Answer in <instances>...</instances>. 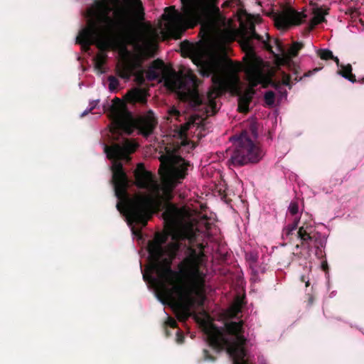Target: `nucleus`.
<instances>
[{
	"instance_id": "46",
	"label": "nucleus",
	"mask_w": 364,
	"mask_h": 364,
	"mask_svg": "<svg viewBox=\"0 0 364 364\" xmlns=\"http://www.w3.org/2000/svg\"><path fill=\"white\" fill-rule=\"evenodd\" d=\"M313 301H314V299H313V297H312V296H310V297H309V304H311L313 303Z\"/></svg>"
},
{
	"instance_id": "33",
	"label": "nucleus",
	"mask_w": 364,
	"mask_h": 364,
	"mask_svg": "<svg viewBox=\"0 0 364 364\" xmlns=\"http://www.w3.org/2000/svg\"><path fill=\"white\" fill-rule=\"evenodd\" d=\"M289 213L294 215L298 213L299 212V205L296 202H291L289 206Z\"/></svg>"
},
{
	"instance_id": "26",
	"label": "nucleus",
	"mask_w": 364,
	"mask_h": 364,
	"mask_svg": "<svg viewBox=\"0 0 364 364\" xmlns=\"http://www.w3.org/2000/svg\"><path fill=\"white\" fill-rule=\"evenodd\" d=\"M299 222V218H296L294 221L289 224L287 226H286L283 230V234L287 237H289V236L292 235L293 232L296 230L298 225Z\"/></svg>"
},
{
	"instance_id": "14",
	"label": "nucleus",
	"mask_w": 364,
	"mask_h": 364,
	"mask_svg": "<svg viewBox=\"0 0 364 364\" xmlns=\"http://www.w3.org/2000/svg\"><path fill=\"white\" fill-rule=\"evenodd\" d=\"M156 124L157 120L151 110L146 115L139 118L136 122L137 128L143 135L146 136L153 133Z\"/></svg>"
},
{
	"instance_id": "4",
	"label": "nucleus",
	"mask_w": 364,
	"mask_h": 364,
	"mask_svg": "<svg viewBox=\"0 0 364 364\" xmlns=\"http://www.w3.org/2000/svg\"><path fill=\"white\" fill-rule=\"evenodd\" d=\"M138 144L132 140L125 139L122 144H114L105 146V152L107 158L112 161V183L116 197L120 200L117 204L118 210H121L122 201L127 213L129 225L135 224L144 228L147 225L151 217V209L155 203L158 206L162 205L161 198L154 200L151 196H142L129 198L127 194L129 187L128 177L123 169L122 160L129 161V155L134 153Z\"/></svg>"
},
{
	"instance_id": "3",
	"label": "nucleus",
	"mask_w": 364,
	"mask_h": 364,
	"mask_svg": "<svg viewBox=\"0 0 364 364\" xmlns=\"http://www.w3.org/2000/svg\"><path fill=\"white\" fill-rule=\"evenodd\" d=\"M242 50L245 53L243 57L244 64L234 63L227 56L210 55L204 58L201 53L192 56V60L199 68L200 73L203 77L212 75L213 86L207 94L208 105L213 110L216 108L215 99L224 92L229 87L226 75L231 72L244 70L247 81L252 85H258L264 78V61L257 55L252 41L249 37H243L240 41Z\"/></svg>"
},
{
	"instance_id": "19",
	"label": "nucleus",
	"mask_w": 364,
	"mask_h": 364,
	"mask_svg": "<svg viewBox=\"0 0 364 364\" xmlns=\"http://www.w3.org/2000/svg\"><path fill=\"white\" fill-rule=\"evenodd\" d=\"M328 10H324L322 8L314 9V16L311 18L308 26L306 28V32L311 31L317 25L326 21L325 16L328 14Z\"/></svg>"
},
{
	"instance_id": "39",
	"label": "nucleus",
	"mask_w": 364,
	"mask_h": 364,
	"mask_svg": "<svg viewBox=\"0 0 364 364\" xmlns=\"http://www.w3.org/2000/svg\"><path fill=\"white\" fill-rule=\"evenodd\" d=\"M321 68H315L312 71H309L306 73L304 74L303 77H309L313 73H315V72H317L320 70Z\"/></svg>"
},
{
	"instance_id": "38",
	"label": "nucleus",
	"mask_w": 364,
	"mask_h": 364,
	"mask_svg": "<svg viewBox=\"0 0 364 364\" xmlns=\"http://www.w3.org/2000/svg\"><path fill=\"white\" fill-rule=\"evenodd\" d=\"M184 341V336L179 330L176 332V342L179 344L183 343Z\"/></svg>"
},
{
	"instance_id": "11",
	"label": "nucleus",
	"mask_w": 364,
	"mask_h": 364,
	"mask_svg": "<svg viewBox=\"0 0 364 364\" xmlns=\"http://www.w3.org/2000/svg\"><path fill=\"white\" fill-rule=\"evenodd\" d=\"M271 17L279 29H288L293 26H299L306 21L308 15L304 11H298L288 7L282 12H273Z\"/></svg>"
},
{
	"instance_id": "5",
	"label": "nucleus",
	"mask_w": 364,
	"mask_h": 364,
	"mask_svg": "<svg viewBox=\"0 0 364 364\" xmlns=\"http://www.w3.org/2000/svg\"><path fill=\"white\" fill-rule=\"evenodd\" d=\"M163 171L159 173L163 179L162 196L164 201L163 213L166 221L174 224L183 219L186 214L185 207L178 208L171 201L173 198V189L182 182L188 174V161L181 156L173 154L162 155L160 158Z\"/></svg>"
},
{
	"instance_id": "32",
	"label": "nucleus",
	"mask_w": 364,
	"mask_h": 364,
	"mask_svg": "<svg viewBox=\"0 0 364 364\" xmlns=\"http://www.w3.org/2000/svg\"><path fill=\"white\" fill-rule=\"evenodd\" d=\"M245 305V297L237 296L235 299V306L237 311H240Z\"/></svg>"
},
{
	"instance_id": "18",
	"label": "nucleus",
	"mask_w": 364,
	"mask_h": 364,
	"mask_svg": "<svg viewBox=\"0 0 364 364\" xmlns=\"http://www.w3.org/2000/svg\"><path fill=\"white\" fill-rule=\"evenodd\" d=\"M126 101L130 104H146V91L139 87H134L129 90L124 96Z\"/></svg>"
},
{
	"instance_id": "20",
	"label": "nucleus",
	"mask_w": 364,
	"mask_h": 364,
	"mask_svg": "<svg viewBox=\"0 0 364 364\" xmlns=\"http://www.w3.org/2000/svg\"><path fill=\"white\" fill-rule=\"evenodd\" d=\"M164 68V63L162 60L158 58L154 60L146 72V78L150 80H156L159 78L160 73L158 70H162Z\"/></svg>"
},
{
	"instance_id": "1",
	"label": "nucleus",
	"mask_w": 364,
	"mask_h": 364,
	"mask_svg": "<svg viewBox=\"0 0 364 364\" xmlns=\"http://www.w3.org/2000/svg\"><path fill=\"white\" fill-rule=\"evenodd\" d=\"M196 230L192 225H185L173 234V242L167 244L166 252L159 258L150 255L151 270L156 272L157 278L151 273L143 274L144 281L157 286L164 299L177 305L181 311L179 319L182 321L188 318L193 306H203L205 299V274L200 268L202 252L188 248V255L178 264V271L171 269L172 262L181 247L180 242L187 240L193 242L197 237Z\"/></svg>"
},
{
	"instance_id": "43",
	"label": "nucleus",
	"mask_w": 364,
	"mask_h": 364,
	"mask_svg": "<svg viewBox=\"0 0 364 364\" xmlns=\"http://www.w3.org/2000/svg\"><path fill=\"white\" fill-rule=\"evenodd\" d=\"M205 227L206 230H209L211 228V224L208 222H205Z\"/></svg>"
},
{
	"instance_id": "48",
	"label": "nucleus",
	"mask_w": 364,
	"mask_h": 364,
	"mask_svg": "<svg viewBox=\"0 0 364 364\" xmlns=\"http://www.w3.org/2000/svg\"><path fill=\"white\" fill-rule=\"evenodd\" d=\"M229 5V2L226 1L223 4V6H226Z\"/></svg>"
},
{
	"instance_id": "37",
	"label": "nucleus",
	"mask_w": 364,
	"mask_h": 364,
	"mask_svg": "<svg viewBox=\"0 0 364 364\" xmlns=\"http://www.w3.org/2000/svg\"><path fill=\"white\" fill-rule=\"evenodd\" d=\"M136 6L138 10V17L139 19H143L144 16V12L141 2L140 1H137Z\"/></svg>"
},
{
	"instance_id": "40",
	"label": "nucleus",
	"mask_w": 364,
	"mask_h": 364,
	"mask_svg": "<svg viewBox=\"0 0 364 364\" xmlns=\"http://www.w3.org/2000/svg\"><path fill=\"white\" fill-rule=\"evenodd\" d=\"M331 60H333L337 65V66L340 68H341V65H343V64H341L340 63V61H339V59L338 58V57H336L333 55V58H331Z\"/></svg>"
},
{
	"instance_id": "36",
	"label": "nucleus",
	"mask_w": 364,
	"mask_h": 364,
	"mask_svg": "<svg viewBox=\"0 0 364 364\" xmlns=\"http://www.w3.org/2000/svg\"><path fill=\"white\" fill-rule=\"evenodd\" d=\"M98 102H99V100H95V101L91 102L90 104V109L84 111V112H82V114H81V117H84V116L87 115L88 113L91 112L97 107Z\"/></svg>"
},
{
	"instance_id": "41",
	"label": "nucleus",
	"mask_w": 364,
	"mask_h": 364,
	"mask_svg": "<svg viewBox=\"0 0 364 364\" xmlns=\"http://www.w3.org/2000/svg\"><path fill=\"white\" fill-rule=\"evenodd\" d=\"M321 267L324 271H326L328 269V267L326 261L322 262Z\"/></svg>"
},
{
	"instance_id": "27",
	"label": "nucleus",
	"mask_w": 364,
	"mask_h": 364,
	"mask_svg": "<svg viewBox=\"0 0 364 364\" xmlns=\"http://www.w3.org/2000/svg\"><path fill=\"white\" fill-rule=\"evenodd\" d=\"M317 54L321 59L325 60H331L333 58V52L328 49H319Z\"/></svg>"
},
{
	"instance_id": "8",
	"label": "nucleus",
	"mask_w": 364,
	"mask_h": 364,
	"mask_svg": "<svg viewBox=\"0 0 364 364\" xmlns=\"http://www.w3.org/2000/svg\"><path fill=\"white\" fill-rule=\"evenodd\" d=\"M142 37L137 33H132L129 35V43L140 51V55L131 57L130 53L125 46H123V51L125 55L119 60L116 66L117 75L126 80H129L132 75H135V81L139 85H143L145 82L143 71L135 74V72L141 69L144 58H152L154 53L151 45L146 43L144 46L141 45Z\"/></svg>"
},
{
	"instance_id": "35",
	"label": "nucleus",
	"mask_w": 364,
	"mask_h": 364,
	"mask_svg": "<svg viewBox=\"0 0 364 364\" xmlns=\"http://www.w3.org/2000/svg\"><path fill=\"white\" fill-rule=\"evenodd\" d=\"M203 355L204 360L213 362L215 360V358L210 354L207 349L203 350Z\"/></svg>"
},
{
	"instance_id": "51",
	"label": "nucleus",
	"mask_w": 364,
	"mask_h": 364,
	"mask_svg": "<svg viewBox=\"0 0 364 364\" xmlns=\"http://www.w3.org/2000/svg\"><path fill=\"white\" fill-rule=\"evenodd\" d=\"M192 50V48H190L189 52H190V53H191V54H192V50Z\"/></svg>"
},
{
	"instance_id": "31",
	"label": "nucleus",
	"mask_w": 364,
	"mask_h": 364,
	"mask_svg": "<svg viewBox=\"0 0 364 364\" xmlns=\"http://www.w3.org/2000/svg\"><path fill=\"white\" fill-rule=\"evenodd\" d=\"M168 114L169 117H174L178 122H181V117L182 114L175 107H172L168 109Z\"/></svg>"
},
{
	"instance_id": "17",
	"label": "nucleus",
	"mask_w": 364,
	"mask_h": 364,
	"mask_svg": "<svg viewBox=\"0 0 364 364\" xmlns=\"http://www.w3.org/2000/svg\"><path fill=\"white\" fill-rule=\"evenodd\" d=\"M250 87L247 88L243 93L239 95L238 97V107L237 110L241 113H247L249 112V105L252 100L253 96L255 94V87L257 85H252L250 81H248Z\"/></svg>"
},
{
	"instance_id": "29",
	"label": "nucleus",
	"mask_w": 364,
	"mask_h": 364,
	"mask_svg": "<svg viewBox=\"0 0 364 364\" xmlns=\"http://www.w3.org/2000/svg\"><path fill=\"white\" fill-rule=\"evenodd\" d=\"M264 101L267 105L272 106L274 104V100H275V95L274 92L272 91H267L265 92L264 96Z\"/></svg>"
},
{
	"instance_id": "47",
	"label": "nucleus",
	"mask_w": 364,
	"mask_h": 364,
	"mask_svg": "<svg viewBox=\"0 0 364 364\" xmlns=\"http://www.w3.org/2000/svg\"><path fill=\"white\" fill-rule=\"evenodd\" d=\"M251 259H252L253 262L257 261V258L255 257H251Z\"/></svg>"
},
{
	"instance_id": "44",
	"label": "nucleus",
	"mask_w": 364,
	"mask_h": 364,
	"mask_svg": "<svg viewBox=\"0 0 364 364\" xmlns=\"http://www.w3.org/2000/svg\"><path fill=\"white\" fill-rule=\"evenodd\" d=\"M165 335L166 337H169L171 335V332L169 331L166 326H165Z\"/></svg>"
},
{
	"instance_id": "24",
	"label": "nucleus",
	"mask_w": 364,
	"mask_h": 364,
	"mask_svg": "<svg viewBox=\"0 0 364 364\" xmlns=\"http://www.w3.org/2000/svg\"><path fill=\"white\" fill-rule=\"evenodd\" d=\"M304 45L301 42H294L288 50V55L289 58L297 56L300 50L304 48Z\"/></svg>"
},
{
	"instance_id": "45",
	"label": "nucleus",
	"mask_w": 364,
	"mask_h": 364,
	"mask_svg": "<svg viewBox=\"0 0 364 364\" xmlns=\"http://www.w3.org/2000/svg\"><path fill=\"white\" fill-rule=\"evenodd\" d=\"M274 43H275V44L277 45L278 47H282V44L278 40H275Z\"/></svg>"
},
{
	"instance_id": "34",
	"label": "nucleus",
	"mask_w": 364,
	"mask_h": 364,
	"mask_svg": "<svg viewBox=\"0 0 364 364\" xmlns=\"http://www.w3.org/2000/svg\"><path fill=\"white\" fill-rule=\"evenodd\" d=\"M165 326L172 328L178 327L176 321L172 317H168L167 321L165 323Z\"/></svg>"
},
{
	"instance_id": "49",
	"label": "nucleus",
	"mask_w": 364,
	"mask_h": 364,
	"mask_svg": "<svg viewBox=\"0 0 364 364\" xmlns=\"http://www.w3.org/2000/svg\"><path fill=\"white\" fill-rule=\"evenodd\" d=\"M301 246H302V245H301H301H296L295 246V248H296V249H299Z\"/></svg>"
},
{
	"instance_id": "7",
	"label": "nucleus",
	"mask_w": 364,
	"mask_h": 364,
	"mask_svg": "<svg viewBox=\"0 0 364 364\" xmlns=\"http://www.w3.org/2000/svg\"><path fill=\"white\" fill-rule=\"evenodd\" d=\"M209 345L217 351L226 348L232 358L233 364H248L245 359L247 351L245 346L247 339L243 336V321H230L224 328L210 323L204 329Z\"/></svg>"
},
{
	"instance_id": "25",
	"label": "nucleus",
	"mask_w": 364,
	"mask_h": 364,
	"mask_svg": "<svg viewBox=\"0 0 364 364\" xmlns=\"http://www.w3.org/2000/svg\"><path fill=\"white\" fill-rule=\"evenodd\" d=\"M288 66L289 70L291 72V77L294 76V81L298 82L301 80L303 77L299 76L301 73L300 68L292 61L289 63Z\"/></svg>"
},
{
	"instance_id": "21",
	"label": "nucleus",
	"mask_w": 364,
	"mask_h": 364,
	"mask_svg": "<svg viewBox=\"0 0 364 364\" xmlns=\"http://www.w3.org/2000/svg\"><path fill=\"white\" fill-rule=\"evenodd\" d=\"M352 70V65L348 63L347 65H341V68L337 71V73L353 83L356 82L364 83V77L357 80L355 75L353 74Z\"/></svg>"
},
{
	"instance_id": "23",
	"label": "nucleus",
	"mask_w": 364,
	"mask_h": 364,
	"mask_svg": "<svg viewBox=\"0 0 364 364\" xmlns=\"http://www.w3.org/2000/svg\"><path fill=\"white\" fill-rule=\"evenodd\" d=\"M282 84L289 87V89L291 88V75L287 74L286 73H282V82L272 81L270 85L275 90L280 89Z\"/></svg>"
},
{
	"instance_id": "22",
	"label": "nucleus",
	"mask_w": 364,
	"mask_h": 364,
	"mask_svg": "<svg viewBox=\"0 0 364 364\" xmlns=\"http://www.w3.org/2000/svg\"><path fill=\"white\" fill-rule=\"evenodd\" d=\"M250 38V39H256L259 41H261L263 44V48L268 50L269 52L273 53L272 51V46L270 45L268 40H264L263 37L260 35H259L256 31L254 26L250 27V36H248Z\"/></svg>"
},
{
	"instance_id": "13",
	"label": "nucleus",
	"mask_w": 364,
	"mask_h": 364,
	"mask_svg": "<svg viewBox=\"0 0 364 364\" xmlns=\"http://www.w3.org/2000/svg\"><path fill=\"white\" fill-rule=\"evenodd\" d=\"M136 185L139 188L151 189L156 186L152 173L145 170L144 165L139 164L134 172Z\"/></svg>"
},
{
	"instance_id": "50",
	"label": "nucleus",
	"mask_w": 364,
	"mask_h": 364,
	"mask_svg": "<svg viewBox=\"0 0 364 364\" xmlns=\"http://www.w3.org/2000/svg\"><path fill=\"white\" fill-rule=\"evenodd\" d=\"M309 282L308 281L306 282V287H309Z\"/></svg>"
},
{
	"instance_id": "2",
	"label": "nucleus",
	"mask_w": 364,
	"mask_h": 364,
	"mask_svg": "<svg viewBox=\"0 0 364 364\" xmlns=\"http://www.w3.org/2000/svg\"><path fill=\"white\" fill-rule=\"evenodd\" d=\"M133 1L124 0L114 10V17H110L112 7L108 0H97L94 6L89 10L88 26L83 28L77 37V43L80 44L85 51L95 44L100 53L95 58V67L101 73H105L104 65L107 55L105 50H117L119 43L116 37L118 33H126L127 38L133 30Z\"/></svg>"
},
{
	"instance_id": "10",
	"label": "nucleus",
	"mask_w": 364,
	"mask_h": 364,
	"mask_svg": "<svg viewBox=\"0 0 364 364\" xmlns=\"http://www.w3.org/2000/svg\"><path fill=\"white\" fill-rule=\"evenodd\" d=\"M108 111V117L112 121L110 132L116 135L122 133L130 134L132 132V115L127 109L125 104L119 98L114 97Z\"/></svg>"
},
{
	"instance_id": "12",
	"label": "nucleus",
	"mask_w": 364,
	"mask_h": 364,
	"mask_svg": "<svg viewBox=\"0 0 364 364\" xmlns=\"http://www.w3.org/2000/svg\"><path fill=\"white\" fill-rule=\"evenodd\" d=\"M163 79L165 85L170 90L181 91L187 90L192 94L196 92V87L198 79L193 74L182 77L173 73L171 75H164Z\"/></svg>"
},
{
	"instance_id": "15",
	"label": "nucleus",
	"mask_w": 364,
	"mask_h": 364,
	"mask_svg": "<svg viewBox=\"0 0 364 364\" xmlns=\"http://www.w3.org/2000/svg\"><path fill=\"white\" fill-rule=\"evenodd\" d=\"M167 239L166 235L157 233L154 239L148 243L149 255H155V257L159 258L164 252H166L167 250V245L166 247L163 245L166 242Z\"/></svg>"
},
{
	"instance_id": "9",
	"label": "nucleus",
	"mask_w": 364,
	"mask_h": 364,
	"mask_svg": "<svg viewBox=\"0 0 364 364\" xmlns=\"http://www.w3.org/2000/svg\"><path fill=\"white\" fill-rule=\"evenodd\" d=\"M250 132L257 138V132L255 124H251L250 131L244 130L237 138V144L228 160L234 166H242L248 163H257L262 157V151L257 144L250 139Z\"/></svg>"
},
{
	"instance_id": "30",
	"label": "nucleus",
	"mask_w": 364,
	"mask_h": 364,
	"mask_svg": "<svg viewBox=\"0 0 364 364\" xmlns=\"http://www.w3.org/2000/svg\"><path fill=\"white\" fill-rule=\"evenodd\" d=\"M109 89L110 91H114L119 86V80L114 76L110 75L108 77Z\"/></svg>"
},
{
	"instance_id": "52",
	"label": "nucleus",
	"mask_w": 364,
	"mask_h": 364,
	"mask_svg": "<svg viewBox=\"0 0 364 364\" xmlns=\"http://www.w3.org/2000/svg\"><path fill=\"white\" fill-rule=\"evenodd\" d=\"M357 11L355 10L353 11H352L351 14H353V13H356Z\"/></svg>"
},
{
	"instance_id": "16",
	"label": "nucleus",
	"mask_w": 364,
	"mask_h": 364,
	"mask_svg": "<svg viewBox=\"0 0 364 364\" xmlns=\"http://www.w3.org/2000/svg\"><path fill=\"white\" fill-rule=\"evenodd\" d=\"M314 228L312 225L304 223L297 231V237L301 241V245L310 247V242H316L318 233H314Z\"/></svg>"
},
{
	"instance_id": "42",
	"label": "nucleus",
	"mask_w": 364,
	"mask_h": 364,
	"mask_svg": "<svg viewBox=\"0 0 364 364\" xmlns=\"http://www.w3.org/2000/svg\"><path fill=\"white\" fill-rule=\"evenodd\" d=\"M132 230L135 235L139 236L141 235V230L134 229V228Z\"/></svg>"
},
{
	"instance_id": "28",
	"label": "nucleus",
	"mask_w": 364,
	"mask_h": 364,
	"mask_svg": "<svg viewBox=\"0 0 364 364\" xmlns=\"http://www.w3.org/2000/svg\"><path fill=\"white\" fill-rule=\"evenodd\" d=\"M194 120L193 119H189L188 121L186 122L185 123L182 124L180 127V132L179 134L181 136H186L187 132L190 129L191 127L193 125Z\"/></svg>"
},
{
	"instance_id": "6",
	"label": "nucleus",
	"mask_w": 364,
	"mask_h": 364,
	"mask_svg": "<svg viewBox=\"0 0 364 364\" xmlns=\"http://www.w3.org/2000/svg\"><path fill=\"white\" fill-rule=\"evenodd\" d=\"M181 11L175 6L165 8L163 18L171 31L193 28L200 21H215L220 18L218 0H181Z\"/></svg>"
}]
</instances>
